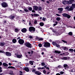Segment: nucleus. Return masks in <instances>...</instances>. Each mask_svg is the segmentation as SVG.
Returning <instances> with one entry per match:
<instances>
[{
	"label": "nucleus",
	"instance_id": "nucleus-2",
	"mask_svg": "<svg viewBox=\"0 0 75 75\" xmlns=\"http://www.w3.org/2000/svg\"><path fill=\"white\" fill-rule=\"evenodd\" d=\"M1 5L3 7H7L8 6V5L7 4V3L6 2H3L1 4Z\"/></svg>",
	"mask_w": 75,
	"mask_h": 75
},
{
	"label": "nucleus",
	"instance_id": "nucleus-29",
	"mask_svg": "<svg viewBox=\"0 0 75 75\" xmlns=\"http://www.w3.org/2000/svg\"><path fill=\"white\" fill-rule=\"evenodd\" d=\"M24 10L25 11V12H28V11H29L26 8H25L24 9Z\"/></svg>",
	"mask_w": 75,
	"mask_h": 75
},
{
	"label": "nucleus",
	"instance_id": "nucleus-46",
	"mask_svg": "<svg viewBox=\"0 0 75 75\" xmlns=\"http://www.w3.org/2000/svg\"><path fill=\"white\" fill-rule=\"evenodd\" d=\"M37 21H34V24H37Z\"/></svg>",
	"mask_w": 75,
	"mask_h": 75
},
{
	"label": "nucleus",
	"instance_id": "nucleus-35",
	"mask_svg": "<svg viewBox=\"0 0 75 75\" xmlns=\"http://www.w3.org/2000/svg\"><path fill=\"white\" fill-rule=\"evenodd\" d=\"M34 16H35V17L37 16H39V15L37 14H34L33 15Z\"/></svg>",
	"mask_w": 75,
	"mask_h": 75
},
{
	"label": "nucleus",
	"instance_id": "nucleus-24",
	"mask_svg": "<svg viewBox=\"0 0 75 75\" xmlns=\"http://www.w3.org/2000/svg\"><path fill=\"white\" fill-rule=\"evenodd\" d=\"M40 26H43L44 25V23L42 22H41L40 23Z\"/></svg>",
	"mask_w": 75,
	"mask_h": 75
},
{
	"label": "nucleus",
	"instance_id": "nucleus-17",
	"mask_svg": "<svg viewBox=\"0 0 75 75\" xmlns=\"http://www.w3.org/2000/svg\"><path fill=\"white\" fill-rule=\"evenodd\" d=\"M3 65L4 67H8V65L6 63H4L3 64Z\"/></svg>",
	"mask_w": 75,
	"mask_h": 75
},
{
	"label": "nucleus",
	"instance_id": "nucleus-41",
	"mask_svg": "<svg viewBox=\"0 0 75 75\" xmlns=\"http://www.w3.org/2000/svg\"><path fill=\"white\" fill-rule=\"evenodd\" d=\"M2 69V68H1V67H0V73L2 72L3 71V70H1Z\"/></svg>",
	"mask_w": 75,
	"mask_h": 75
},
{
	"label": "nucleus",
	"instance_id": "nucleus-51",
	"mask_svg": "<svg viewBox=\"0 0 75 75\" xmlns=\"http://www.w3.org/2000/svg\"><path fill=\"white\" fill-rule=\"evenodd\" d=\"M67 49V47H64V50H66Z\"/></svg>",
	"mask_w": 75,
	"mask_h": 75
},
{
	"label": "nucleus",
	"instance_id": "nucleus-19",
	"mask_svg": "<svg viewBox=\"0 0 75 75\" xmlns=\"http://www.w3.org/2000/svg\"><path fill=\"white\" fill-rule=\"evenodd\" d=\"M12 42L13 43H16V42H17V40L16 39H13L12 40Z\"/></svg>",
	"mask_w": 75,
	"mask_h": 75
},
{
	"label": "nucleus",
	"instance_id": "nucleus-48",
	"mask_svg": "<svg viewBox=\"0 0 75 75\" xmlns=\"http://www.w3.org/2000/svg\"><path fill=\"white\" fill-rule=\"evenodd\" d=\"M56 45L57 47H59V45L58 44H56Z\"/></svg>",
	"mask_w": 75,
	"mask_h": 75
},
{
	"label": "nucleus",
	"instance_id": "nucleus-26",
	"mask_svg": "<svg viewBox=\"0 0 75 75\" xmlns=\"http://www.w3.org/2000/svg\"><path fill=\"white\" fill-rule=\"evenodd\" d=\"M55 53H58V54H60V53H61V52L60 51L55 50Z\"/></svg>",
	"mask_w": 75,
	"mask_h": 75
},
{
	"label": "nucleus",
	"instance_id": "nucleus-40",
	"mask_svg": "<svg viewBox=\"0 0 75 75\" xmlns=\"http://www.w3.org/2000/svg\"><path fill=\"white\" fill-rule=\"evenodd\" d=\"M38 46L39 47H42V44L41 43L39 44Z\"/></svg>",
	"mask_w": 75,
	"mask_h": 75
},
{
	"label": "nucleus",
	"instance_id": "nucleus-4",
	"mask_svg": "<svg viewBox=\"0 0 75 75\" xmlns=\"http://www.w3.org/2000/svg\"><path fill=\"white\" fill-rule=\"evenodd\" d=\"M25 45L27 47L31 48V44L28 42L26 43L25 44Z\"/></svg>",
	"mask_w": 75,
	"mask_h": 75
},
{
	"label": "nucleus",
	"instance_id": "nucleus-13",
	"mask_svg": "<svg viewBox=\"0 0 75 75\" xmlns=\"http://www.w3.org/2000/svg\"><path fill=\"white\" fill-rule=\"evenodd\" d=\"M35 74H37V75H40L41 74V73L40 72L37 71L35 72Z\"/></svg>",
	"mask_w": 75,
	"mask_h": 75
},
{
	"label": "nucleus",
	"instance_id": "nucleus-30",
	"mask_svg": "<svg viewBox=\"0 0 75 75\" xmlns=\"http://www.w3.org/2000/svg\"><path fill=\"white\" fill-rule=\"evenodd\" d=\"M63 67L64 68H66V67H68V65L67 64H65L64 65Z\"/></svg>",
	"mask_w": 75,
	"mask_h": 75
},
{
	"label": "nucleus",
	"instance_id": "nucleus-7",
	"mask_svg": "<svg viewBox=\"0 0 75 75\" xmlns=\"http://www.w3.org/2000/svg\"><path fill=\"white\" fill-rule=\"evenodd\" d=\"M9 18L11 20H13V19L15 18V16L13 15H11L10 16H9Z\"/></svg>",
	"mask_w": 75,
	"mask_h": 75
},
{
	"label": "nucleus",
	"instance_id": "nucleus-52",
	"mask_svg": "<svg viewBox=\"0 0 75 75\" xmlns=\"http://www.w3.org/2000/svg\"><path fill=\"white\" fill-rule=\"evenodd\" d=\"M29 24L30 26H32V24H31V22H30V21L29 22Z\"/></svg>",
	"mask_w": 75,
	"mask_h": 75
},
{
	"label": "nucleus",
	"instance_id": "nucleus-49",
	"mask_svg": "<svg viewBox=\"0 0 75 75\" xmlns=\"http://www.w3.org/2000/svg\"><path fill=\"white\" fill-rule=\"evenodd\" d=\"M57 68H61V65H59V66H58Z\"/></svg>",
	"mask_w": 75,
	"mask_h": 75
},
{
	"label": "nucleus",
	"instance_id": "nucleus-63",
	"mask_svg": "<svg viewBox=\"0 0 75 75\" xmlns=\"http://www.w3.org/2000/svg\"><path fill=\"white\" fill-rule=\"evenodd\" d=\"M38 69L39 70V69H41V68H40V67H39V68H38Z\"/></svg>",
	"mask_w": 75,
	"mask_h": 75
},
{
	"label": "nucleus",
	"instance_id": "nucleus-9",
	"mask_svg": "<svg viewBox=\"0 0 75 75\" xmlns=\"http://www.w3.org/2000/svg\"><path fill=\"white\" fill-rule=\"evenodd\" d=\"M15 55L16 56L17 58H20L21 57H22V55H18L17 54H15Z\"/></svg>",
	"mask_w": 75,
	"mask_h": 75
},
{
	"label": "nucleus",
	"instance_id": "nucleus-22",
	"mask_svg": "<svg viewBox=\"0 0 75 75\" xmlns=\"http://www.w3.org/2000/svg\"><path fill=\"white\" fill-rule=\"evenodd\" d=\"M38 10L39 11H41V10H42V8L41 7H39L38 8Z\"/></svg>",
	"mask_w": 75,
	"mask_h": 75
},
{
	"label": "nucleus",
	"instance_id": "nucleus-45",
	"mask_svg": "<svg viewBox=\"0 0 75 75\" xmlns=\"http://www.w3.org/2000/svg\"><path fill=\"white\" fill-rule=\"evenodd\" d=\"M64 72L63 71H61L60 72V74H61V75H62L63 74H64Z\"/></svg>",
	"mask_w": 75,
	"mask_h": 75
},
{
	"label": "nucleus",
	"instance_id": "nucleus-33",
	"mask_svg": "<svg viewBox=\"0 0 75 75\" xmlns=\"http://www.w3.org/2000/svg\"><path fill=\"white\" fill-rule=\"evenodd\" d=\"M67 17L68 18H71V16L67 14V17Z\"/></svg>",
	"mask_w": 75,
	"mask_h": 75
},
{
	"label": "nucleus",
	"instance_id": "nucleus-6",
	"mask_svg": "<svg viewBox=\"0 0 75 75\" xmlns=\"http://www.w3.org/2000/svg\"><path fill=\"white\" fill-rule=\"evenodd\" d=\"M21 31L23 33H25L27 32V29L25 28H23L21 30Z\"/></svg>",
	"mask_w": 75,
	"mask_h": 75
},
{
	"label": "nucleus",
	"instance_id": "nucleus-27",
	"mask_svg": "<svg viewBox=\"0 0 75 75\" xmlns=\"http://www.w3.org/2000/svg\"><path fill=\"white\" fill-rule=\"evenodd\" d=\"M58 10H59L60 11H63V8H58Z\"/></svg>",
	"mask_w": 75,
	"mask_h": 75
},
{
	"label": "nucleus",
	"instance_id": "nucleus-59",
	"mask_svg": "<svg viewBox=\"0 0 75 75\" xmlns=\"http://www.w3.org/2000/svg\"><path fill=\"white\" fill-rule=\"evenodd\" d=\"M20 74H23V72L21 71H20Z\"/></svg>",
	"mask_w": 75,
	"mask_h": 75
},
{
	"label": "nucleus",
	"instance_id": "nucleus-42",
	"mask_svg": "<svg viewBox=\"0 0 75 75\" xmlns=\"http://www.w3.org/2000/svg\"><path fill=\"white\" fill-rule=\"evenodd\" d=\"M64 60H66V59H68V58L67 57H64Z\"/></svg>",
	"mask_w": 75,
	"mask_h": 75
},
{
	"label": "nucleus",
	"instance_id": "nucleus-10",
	"mask_svg": "<svg viewBox=\"0 0 75 75\" xmlns=\"http://www.w3.org/2000/svg\"><path fill=\"white\" fill-rule=\"evenodd\" d=\"M6 54L7 56H10L11 55V53L8 52H6Z\"/></svg>",
	"mask_w": 75,
	"mask_h": 75
},
{
	"label": "nucleus",
	"instance_id": "nucleus-62",
	"mask_svg": "<svg viewBox=\"0 0 75 75\" xmlns=\"http://www.w3.org/2000/svg\"><path fill=\"white\" fill-rule=\"evenodd\" d=\"M52 31H53V33H56V31H55V30H52Z\"/></svg>",
	"mask_w": 75,
	"mask_h": 75
},
{
	"label": "nucleus",
	"instance_id": "nucleus-60",
	"mask_svg": "<svg viewBox=\"0 0 75 75\" xmlns=\"http://www.w3.org/2000/svg\"><path fill=\"white\" fill-rule=\"evenodd\" d=\"M2 65V63L1 62H0V66H1Z\"/></svg>",
	"mask_w": 75,
	"mask_h": 75
},
{
	"label": "nucleus",
	"instance_id": "nucleus-50",
	"mask_svg": "<svg viewBox=\"0 0 75 75\" xmlns=\"http://www.w3.org/2000/svg\"><path fill=\"white\" fill-rule=\"evenodd\" d=\"M42 50H43V51H46V49L44 48H42Z\"/></svg>",
	"mask_w": 75,
	"mask_h": 75
},
{
	"label": "nucleus",
	"instance_id": "nucleus-58",
	"mask_svg": "<svg viewBox=\"0 0 75 75\" xmlns=\"http://www.w3.org/2000/svg\"><path fill=\"white\" fill-rule=\"evenodd\" d=\"M39 40H40L41 41H42V40H43V39H42V38H40L39 39Z\"/></svg>",
	"mask_w": 75,
	"mask_h": 75
},
{
	"label": "nucleus",
	"instance_id": "nucleus-23",
	"mask_svg": "<svg viewBox=\"0 0 75 75\" xmlns=\"http://www.w3.org/2000/svg\"><path fill=\"white\" fill-rule=\"evenodd\" d=\"M8 68L9 69V68H12L13 69H15V67H13L12 66H9L8 67Z\"/></svg>",
	"mask_w": 75,
	"mask_h": 75
},
{
	"label": "nucleus",
	"instance_id": "nucleus-31",
	"mask_svg": "<svg viewBox=\"0 0 75 75\" xmlns=\"http://www.w3.org/2000/svg\"><path fill=\"white\" fill-rule=\"evenodd\" d=\"M71 6L74 8H75V4H72Z\"/></svg>",
	"mask_w": 75,
	"mask_h": 75
},
{
	"label": "nucleus",
	"instance_id": "nucleus-36",
	"mask_svg": "<svg viewBox=\"0 0 75 75\" xmlns=\"http://www.w3.org/2000/svg\"><path fill=\"white\" fill-rule=\"evenodd\" d=\"M29 10H30V11H32V8L31 7H30L28 8Z\"/></svg>",
	"mask_w": 75,
	"mask_h": 75
},
{
	"label": "nucleus",
	"instance_id": "nucleus-5",
	"mask_svg": "<svg viewBox=\"0 0 75 75\" xmlns=\"http://www.w3.org/2000/svg\"><path fill=\"white\" fill-rule=\"evenodd\" d=\"M18 43L20 44L21 45V44H23L24 43V41L23 40L20 39L18 41Z\"/></svg>",
	"mask_w": 75,
	"mask_h": 75
},
{
	"label": "nucleus",
	"instance_id": "nucleus-56",
	"mask_svg": "<svg viewBox=\"0 0 75 75\" xmlns=\"http://www.w3.org/2000/svg\"><path fill=\"white\" fill-rule=\"evenodd\" d=\"M30 38H33V36H30L29 37Z\"/></svg>",
	"mask_w": 75,
	"mask_h": 75
},
{
	"label": "nucleus",
	"instance_id": "nucleus-32",
	"mask_svg": "<svg viewBox=\"0 0 75 75\" xmlns=\"http://www.w3.org/2000/svg\"><path fill=\"white\" fill-rule=\"evenodd\" d=\"M45 64L44 62H42L41 63V65H42V66H45Z\"/></svg>",
	"mask_w": 75,
	"mask_h": 75
},
{
	"label": "nucleus",
	"instance_id": "nucleus-53",
	"mask_svg": "<svg viewBox=\"0 0 75 75\" xmlns=\"http://www.w3.org/2000/svg\"><path fill=\"white\" fill-rule=\"evenodd\" d=\"M0 52L1 53H4V51L2 50H0Z\"/></svg>",
	"mask_w": 75,
	"mask_h": 75
},
{
	"label": "nucleus",
	"instance_id": "nucleus-11",
	"mask_svg": "<svg viewBox=\"0 0 75 75\" xmlns=\"http://www.w3.org/2000/svg\"><path fill=\"white\" fill-rule=\"evenodd\" d=\"M38 6H33V8L35 10H36L37 11V10H38Z\"/></svg>",
	"mask_w": 75,
	"mask_h": 75
},
{
	"label": "nucleus",
	"instance_id": "nucleus-55",
	"mask_svg": "<svg viewBox=\"0 0 75 75\" xmlns=\"http://www.w3.org/2000/svg\"><path fill=\"white\" fill-rule=\"evenodd\" d=\"M35 70L34 69H33L32 70L33 72H35Z\"/></svg>",
	"mask_w": 75,
	"mask_h": 75
},
{
	"label": "nucleus",
	"instance_id": "nucleus-3",
	"mask_svg": "<svg viewBox=\"0 0 75 75\" xmlns=\"http://www.w3.org/2000/svg\"><path fill=\"white\" fill-rule=\"evenodd\" d=\"M44 47H50V43L48 42H46L45 43Z\"/></svg>",
	"mask_w": 75,
	"mask_h": 75
},
{
	"label": "nucleus",
	"instance_id": "nucleus-28",
	"mask_svg": "<svg viewBox=\"0 0 75 75\" xmlns=\"http://www.w3.org/2000/svg\"><path fill=\"white\" fill-rule=\"evenodd\" d=\"M61 20V18L60 17H57L56 18V20L57 21H59Z\"/></svg>",
	"mask_w": 75,
	"mask_h": 75
},
{
	"label": "nucleus",
	"instance_id": "nucleus-34",
	"mask_svg": "<svg viewBox=\"0 0 75 75\" xmlns=\"http://www.w3.org/2000/svg\"><path fill=\"white\" fill-rule=\"evenodd\" d=\"M69 35H72L73 34H72V33L71 32H70L69 33Z\"/></svg>",
	"mask_w": 75,
	"mask_h": 75
},
{
	"label": "nucleus",
	"instance_id": "nucleus-1",
	"mask_svg": "<svg viewBox=\"0 0 75 75\" xmlns=\"http://www.w3.org/2000/svg\"><path fill=\"white\" fill-rule=\"evenodd\" d=\"M29 30L31 33H34V32L35 31V28L33 27H30L29 28Z\"/></svg>",
	"mask_w": 75,
	"mask_h": 75
},
{
	"label": "nucleus",
	"instance_id": "nucleus-15",
	"mask_svg": "<svg viewBox=\"0 0 75 75\" xmlns=\"http://www.w3.org/2000/svg\"><path fill=\"white\" fill-rule=\"evenodd\" d=\"M24 70L25 71H26V72H29V71H30V70H29V69L28 68V67H25L24 68Z\"/></svg>",
	"mask_w": 75,
	"mask_h": 75
},
{
	"label": "nucleus",
	"instance_id": "nucleus-39",
	"mask_svg": "<svg viewBox=\"0 0 75 75\" xmlns=\"http://www.w3.org/2000/svg\"><path fill=\"white\" fill-rule=\"evenodd\" d=\"M45 20H46V18L44 17H43L42 18V20L43 21H45Z\"/></svg>",
	"mask_w": 75,
	"mask_h": 75
},
{
	"label": "nucleus",
	"instance_id": "nucleus-37",
	"mask_svg": "<svg viewBox=\"0 0 75 75\" xmlns=\"http://www.w3.org/2000/svg\"><path fill=\"white\" fill-rule=\"evenodd\" d=\"M52 44L53 45H56L57 43L55 42H52Z\"/></svg>",
	"mask_w": 75,
	"mask_h": 75
},
{
	"label": "nucleus",
	"instance_id": "nucleus-64",
	"mask_svg": "<svg viewBox=\"0 0 75 75\" xmlns=\"http://www.w3.org/2000/svg\"><path fill=\"white\" fill-rule=\"evenodd\" d=\"M4 74V73H0V75H3Z\"/></svg>",
	"mask_w": 75,
	"mask_h": 75
},
{
	"label": "nucleus",
	"instance_id": "nucleus-14",
	"mask_svg": "<svg viewBox=\"0 0 75 75\" xmlns=\"http://www.w3.org/2000/svg\"><path fill=\"white\" fill-rule=\"evenodd\" d=\"M74 8L72 6L70 7V8H69L68 10V11H71L72 10H74Z\"/></svg>",
	"mask_w": 75,
	"mask_h": 75
},
{
	"label": "nucleus",
	"instance_id": "nucleus-20",
	"mask_svg": "<svg viewBox=\"0 0 75 75\" xmlns=\"http://www.w3.org/2000/svg\"><path fill=\"white\" fill-rule=\"evenodd\" d=\"M13 71L11 70L9 71V74H10V75H13Z\"/></svg>",
	"mask_w": 75,
	"mask_h": 75
},
{
	"label": "nucleus",
	"instance_id": "nucleus-8",
	"mask_svg": "<svg viewBox=\"0 0 75 75\" xmlns=\"http://www.w3.org/2000/svg\"><path fill=\"white\" fill-rule=\"evenodd\" d=\"M67 4H71L73 3V2L71 1H67Z\"/></svg>",
	"mask_w": 75,
	"mask_h": 75
},
{
	"label": "nucleus",
	"instance_id": "nucleus-25",
	"mask_svg": "<svg viewBox=\"0 0 75 75\" xmlns=\"http://www.w3.org/2000/svg\"><path fill=\"white\" fill-rule=\"evenodd\" d=\"M69 51H70V52H74V49H70L69 50Z\"/></svg>",
	"mask_w": 75,
	"mask_h": 75
},
{
	"label": "nucleus",
	"instance_id": "nucleus-16",
	"mask_svg": "<svg viewBox=\"0 0 75 75\" xmlns=\"http://www.w3.org/2000/svg\"><path fill=\"white\" fill-rule=\"evenodd\" d=\"M62 15L64 17H67V16H68V14L67 13H64L62 14Z\"/></svg>",
	"mask_w": 75,
	"mask_h": 75
},
{
	"label": "nucleus",
	"instance_id": "nucleus-43",
	"mask_svg": "<svg viewBox=\"0 0 75 75\" xmlns=\"http://www.w3.org/2000/svg\"><path fill=\"white\" fill-rule=\"evenodd\" d=\"M43 72L45 74V73L47 72V71H46L45 70H44Z\"/></svg>",
	"mask_w": 75,
	"mask_h": 75
},
{
	"label": "nucleus",
	"instance_id": "nucleus-61",
	"mask_svg": "<svg viewBox=\"0 0 75 75\" xmlns=\"http://www.w3.org/2000/svg\"><path fill=\"white\" fill-rule=\"evenodd\" d=\"M59 13H61L62 12V11H59Z\"/></svg>",
	"mask_w": 75,
	"mask_h": 75
},
{
	"label": "nucleus",
	"instance_id": "nucleus-18",
	"mask_svg": "<svg viewBox=\"0 0 75 75\" xmlns=\"http://www.w3.org/2000/svg\"><path fill=\"white\" fill-rule=\"evenodd\" d=\"M34 62L33 61H29V63L30 64V65H33V63H34Z\"/></svg>",
	"mask_w": 75,
	"mask_h": 75
},
{
	"label": "nucleus",
	"instance_id": "nucleus-12",
	"mask_svg": "<svg viewBox=\"0 0 75 75\" xmlns=\"http://www.w3.org/2000/svg\"><path fill=\"white\" fill-rule=\"evenodd\" d=\"M62 3L63 4H67V1L66 0H64L62 1Z\"/></svg>",
	"mask_w": 75,
	"mask_h": 75
},
{
	"label": "nucleus",
	"instance_id": "nucleus-57",
	"mask_svg": "<svg viewBox=\"0 0 75 75\" xmlns=\"http://www.w3.org/2000/svg\"><path fill=\"white\" fill-rule=\"evenodd\" d=\"M21 38L20 37H18L17 38V40H19V39H20H20Z\"/></svg>",
	"mask_w": 75,
	"mask_h": 75
},
{
	"label": "nucleus",
	"instance_id": "nucleus-54",
	"mask_svg": "<svg viewBox=\"0 0 75 75\" xmlns=\"http://www.w3.org/2000/svg\"><path fill=\"white\" fill-rule=\"evenodd\" d=\"M56 16H61V15L57 13H56Z\"/></svg>",
	"mask_w": 75,
	"mask_h": 75
},
{
	"label": "nucleus",
	"instance_id": "nucleus-47",
	"mask_svg": "<svg viewBox=\"0 0 75 75\" xmlns=\"http://www.w3.org/2000/svg\"><path fill=\"white\" fill-rule=\"evenodd\" d=\"M65 10H67V9H69V7L67 6L65 8Z\"/></svg>",
	"mask_w": 75,
	"mask_h": 75
},
{
	"label": "nucleus",
	"instance_id": "nucleus-21",
	"mask_svg": "<svg viewBox=\"0 0 75 75\" xmlns=\"http://www.w3.org/2000/svg\"><path fill=\"white\" fill-rule=\"evenodd\" d=\"M0 45L1 47H3L4 45V43H0Z\"/></svg>",
	"mask_w": 75,
	"mask_h": 75
},
{
	"label": "nucleus",
	"instance_id": "nucleus-44",
	"mask_svg": "<svg viewBox=\"0 0 75 75\" xmlns=\"http://www.w3.org/2000/svg\"><path fill=\"white\" fill-rule=\"evenodd\" d=\"M62 41L63 42H64V43H67V42L64 40H62Z\"/></svg>",
	"mask_w": 75,
	"mask_h": 75
},
{
	"label": "nucleus",
	"instance_id": "nucleus-38",
	"mask_svg": "<svg viewBox=\"0 0 75 75\" xmlns=\"http://www.w3.org/2000/svg\"><path fill=\"white\" fill-rule=\"evenodd\" d=\"M15 30V32H16V33H17V32H18V29L17 28H16Z\"/></svg>",
	"mask_w": 75,
	"mask_h": 75
}]
</instances>
